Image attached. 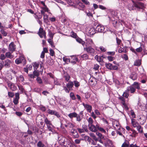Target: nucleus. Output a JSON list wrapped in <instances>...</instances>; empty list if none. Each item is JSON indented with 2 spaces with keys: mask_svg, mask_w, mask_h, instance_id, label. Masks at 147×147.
<instances>
[{
  "mask_svg": "<svg viewBox=\"0 0 147 147\" xmlns=\"http://www.w3.org/2000/svg\"><path fill=\"white\" fill-rule=\"evenodd\" d=\"M133 4H129L128 5V9L130 10H133L136 9L137 10H139L140 9H143L144 8V5L142 3L140 2H135L132 1Z\"/></svg>",
  "mask_w": 147,
  "mask_h": 147,
  "instance_id": "f257e3e1",
  "label": "nucleus"
},
{
  "mask_svg": "<svg viewBox=\"0 0 147 147\" xmlns=\"http://www.w3.org/2000/svg\"><path fill=\"white\" fill-rule=\"evenodd\" d=\"M84 49L92 55H93L95 52L94 49L90 46H87L86 47H84Z\"/></svg>",
  "mask_w": 147,
  "mask_h": 147,
  "instance_id": "f03ea898",
  "label": "nucleus"
},
{
  "mask_svg": "<svg viewBox=\"0 0 147 147\" xmlns=\"http://www.w3.org/2000/svg\"><path fill=\"white\" fill-rule=\"evenodd\" d=\"M105 29L104 26L101 24H98L95 28V30L97 32H103Z\"/></svg>",
  "mask_w": 147,
  "mask_h": 147,
  "instance_id": "7ed1b4c3",
  "label": "nucleus"
},
{
  "mask_svg": "<svg viewBox=\"0 0 147 147\" xmlns=\"http://www.w3.org/2000/svg\"><path fill=\"white\" fill-rule=\"evenodd\" d=\"M8 86L12 91H15L17 89V87L15 84L10 81L7 82Z\"/></svg>",
  "mask_w": 147,
  "mask_h": 147,
  "instance_id": "20e7f679",
  "label": "nucleus"
},
{
  "mask_svg": "<svg viewBox=\"0 0 147 147\" xmlns=\"http://www.w3.org/2000/svg\"><path fill=\"white\" fill-rule=\"evenodd\" d=\"M25 59L23 56H20L18 59H16L15 60V63L16 64H18L21 63L22 62H24Z\"/></svg>",
  "mask_w": 147,
  "mask_h": 147,
  "instance_id": "39448f33",
  "label": "nucleus"
},
{
  "mask_svg": "<svg viewBox=\"0 0 147 147\" xmlns=\"http://www.w3.org/2000/svg\"><path fill=\"white\" fill-rule=\"evenodd\" d=\"M86 47L88 46H93L94 44L91 38H86Z\"/></svg>",
  "mask_w": 147,
  "mask_h": 147,
  "instance_id": "423d86ee",
  "label": "nucleus"
},
{
  "mask_svg": "<svg viewBox=\"0 0 147 147\" xmlns=\"http://www.w3.org/2000/svg\"><path fill=\"white\" fill-rule=\"evenodd\" d=\"M16 45L13 42H11L9 45V50L10 51L13 52L16 49Z\"/></svg>",
  "mask_w": 147,
  "mask_h": 147,
  "instance_id": "0eeeda50",
  "label": "nucleus"
},
{
  "mask_svg": "<svg viewBox=\"0 0 147 147\" xmlns=\"http://www.w3.org/2000/svg\"><path fill=\"white\" fill-rule=\"evenodd\" d=\"M105 146H111L113 145V143L111 140L107 138L105 140L104 143Z\"/></svg>",
  "mask_w": 147,
  "mask_h": 147,
  "instance_id": "6e6552de",
  "label": "nucleus"
},
{
  "mask_svg": "<svg viewBox=\"0 0 147 147\" xmlns=\"http://www.w3.org/2000/svg\"><path fill=\"white\" fill-rule=\"evenodd\" d=\"M117 135L118 134L119 136H124L122 134L124 133L125 132V129L123 128H121L119 129H117V130H116Z\"/></svg>",
  "mask_w": 147,
  "mask_h": 147,
  "instance_id": "1a4fd4ad",
  "label": "nucleus"
},
{
  "mask_svg": "<svg viewBox=\"0 0 147 147\" xmlns=\"http://www.w3.org/2000/svg\"><path fill=\"white\" fill-rule=\"evenodd\" d=\"M88 126L89 129L92 132H96L97 131V128L96 126L92 124L91 125H88Z\"/></svg>",
  "mask_w": 147,
  "mask_h": 147,
  "instance_id": "9d476101",
  "label": "nucleus"
},
{
  "mask_svg": "<svg viewBox=\"0 0 147 147\" xmlns=\"http://www.w3.org/2000/svg\"><path fill=\"white\" fill-rule=\"evenodd\" d=\"M126 91H130L131 93H134L136 89L133 87V86L131 85L130 86L128 87L126 90Z\"/></svg>",
  "mask_w": 147,
  "mask_h": 147,
  "instance_id": "9b49d317",
  "label": "nucleus"
},
{
  "mask_svg": "<svg viewBox=\"0 0 147 147\" xmlns=\"http://www.w3.org/2000/svg\"><path fill=\"white\" fill-rule=\"evenodd\" d=\"M85 108L86 109L87 112L90 113L92 109V107L91 105L87 104H85L84 103L82 104Z\"/></svg>",
  "mask_w": 147,
  "mask_h": 147,
  "instance_id": "f8f14e48",
  "label": "nucleus"
},
{
  "mask_svg": "<svg viewBox=\"0 0 147 147\" xmlns=\"http://www.w3.org/2000/svg\"><path fill=\"white\" fill-rule=\"evenodd\" d=\"M45 31L43 30L42 28H40L38 32V34L41 38L43 37V35L45 33Z\"/></svg>",
  "mask_w": 147,
  "mask_h": 147,
  "instance_id": "ddd939ff",
  "label": "nucleus"
},
{
  "mask_svg": "<svg viewBox=\"0 0 147 147\" xmlns=\"http://www.w3.org/2000/svg\"><path fill=\"white\" fill-rule=\"evenodd\" d=\"M130 78L133 80H135L137 78V74L135 72H132L130 75Z\"/></svg>",
  "mask_w": 147,
  "mask_h": 147,
  "instance_id": "4468645a",
  "label": "nucleus"
},
{
  "mask_svg": "<svg viewBox=\"0 0 147 147\" xmlns=\"http://www.w3.org/2000/svg\"><path fill=\"white\" fill-rule=\"evenodd\" d=\"M113 126L116 130H117V129H119L122 127L120 126L119 123L117 121L114 122L113 123Z\"/></svg>",
  "mask_w": 147,
  "mask_h": 147,
  "instance_id": "2eb2a0df",
  "label": "nucleus"
},
{
  "mask_svg": "<svg viewBox=\"0 0 147 147\" xmlns=\"http://www.w3.org/2000/svg\"><path fill=\"white\" fill-rule=\"evenodd\" d=\"M86 127L85 125H83L82 127H83L84 129V130L82 129H80V128H77V129L79 132L80 134H81L83 133H84V130L85 131H86L87 132L88 131V130L87 129V128L85 127Z\"/></svg>",
  "mask_w": 147,
  "mask_h": 147,
  "instance_id": "dca6fc26",
  "label": "nucleus"
},
{
  "mask_svg": "<svg viewBox=\"0 0 147 147\" xmlns=\"http://www.w3.org/2000/svg\"><path fill=\"white\" fill-rule=\"evenodd\" d=\"M41 13L44 16L43 20L44 22H47L48 20V15H46L42 11H41Z\"/></svg>",
  "mask_w": 147,
  "mask_h": 147,
  "instance_id": "f3484780",
  "label": "nucleus"
},
{
  "mask_svg": "<svg viewBox=\"0 0 147 147\" xmlns=\"http://www.w3.org/2000/svg\"><path fill=\"white\" fill-rule=\"evenodd\" d=\"M131 122L132 125L134 127H136L139 125L138 123L135 121V119L134 118L131 119Z\"/></svg>",
  "mask_w": 147,
  "mask_h": 147,
  "instance_id": "a211bd4d",
  "label": "nucleus"
},
{
  "mask_svg": "<svg viewBox=\"0 0 147 147\" xmlns=\"http://www.w3.org/2000/svg\"><path fill=\"white\" fill-rule=\"evenodd\" d=\"M88 32L90 35H92L96 33L97 32L95 30V28H90Z\"/></svg>",
  "mask_w": 147,
  "mask_h": 147,
  "instance_id": "6ab92c4d",
  "label": "nucleus"
},
{
  "mask_svg": "<svg viewBox=\"0 0 147 147\" xmlns=\"http://www.w3.org/2000/svg\"><path fill=\"white\" fill-rule=\"evenodd\" d=\"M74 86L73 82H72L69 81L66 84V87L70 90Z\"/></svg>",
  "mask_w": 147,
  "mask_h": 147,
  "instance_id": "aec40b11",
  "label": "nucleus"
},
{
  "mask_svg": "<svg viewBox=\"0 0 147 147\" xmlns=\"http://www.w3.org/2000/svg\"><path fill=\"white\" fill-rule=\"evenodd\" d=\"M67 140V139L64 137H62L59 140V141L63 145H65Z\"/></svg>",
  "mask_w": 147,
  "mask_h": 147,
  "instance_id": "412c9836",
  "label": "nucleus"
},
{
  "mask_svg": "<svg viewBox=\"0 0 147 147\" xmlns=\"http://www.w3.org/2000/svg\"><path fill=\"white\" fill-rule=\"evenodd\" d=\"M44 122L47 125H52V123L51 121L49 120L47 117H44Z\"/></svg>",
  "mask_w": 147,
  "mask_h": 147,
  "instance_id": "4be33fe9",
  "label": "nucleus"
},
{
  "mask_svg": "<svg viewBox=\"0 0 147 147\" xmlns=\"http://www.w3.org/2000/svg\"><path fill=\"white\" fill-rule=\"evenodd\" d=\"M132 85L135 88V89L136 88L139 90L140 89V84L137 82H134Z\"/></svg>",
  "mask_w": 147,
  "mask_h": 147,
  "instance_id": "5701e85b",
  "label": "nucleus"
},
{
  "mask_svg": "<svg viewBox=\"0 0 147 147\" xmlns=\"http://www.w3.org/2000/svg\"><path fill=\"white\" fill-rule=\"evenodd\" d=\"M96 126L97 128V129H98L100 131L104 133H106V132L105 130L103 128L100 127L99 124H97L96 125Z\"/></svg>",
  "mask_w": 147,
  "mask_h": 147,
  "instance_id": "b1692460",
  "label": "nucleus"
},
{
  "mask_svg": "<svg viewBox=\"0 0 147 147\" xmlns=\"http://www.w3.org/2000/svg\"><path fill=\"white\" fill-rule=\"evenodd\" d=\"M95 59L99 62H101L103 60V57L101 56L96 55L95 57Z\"/></svg>",
  "mask_w": 147,
  "mask_h": 147,
  "instance_id": "393cba45",
  "label": "nucleus"
},
{
  "mask_svg": "<svg viewBox=\"0 0 147 147\" xmlns=\"http://www.w3.org/2000/svg\"><path fill=\"white\" fill-rule=\"evenodd\" d=\"M141 61L140 60L138 59L135 61L134 65L137 66H139L141 65Z\"/></svg>",
  "mask_w": 147,
  "mask_h": 147,
  "instance_id": "a878e982",
  "label": "nucleus"
},
{
  "mask_svg": "<svg viewBox=\"0 0 147 147\" xmlns=\"http://www.w3.org/2000/svg\"><path fill=\"white\" fill-rule=\"evenodd\" d=\"M65 126L66 127H68L70 128H72L74 127V125L71 122H68L66 125H65Z\"/></svg>",
  "mask_w": 147,
  "mask_h": 147,
  "instance_id": "bb28decb",
  "label": "nucleus"
},
{
  "mask_svg": "<svg viewBox=\"0 0 147 147\" xmlns=\"http://www.w3.org/2000/svg\"><path fill=\"white\" fill-rule=\"evenodd\" d=\"M76 40L77 42H78L79 43L82 44V45L84 47L85 43V42L84 41L82 40V39L79 38H77L76 39Z\"/></svg>",
  "mask_w": 147,
  "mask_h": 147,
  "instance_id": "cd10ccee",
  "label": "nucleus"
},
{
  "mask_svg": "<svg viewBox=\"0 0 147 147\" xmlns=\"http://www.w3.org/2000/svg\"><path fill=\"white\" fill-rule=\"evenodd\" d=\"M48 42L49 43V44L51 45V46L52 47H55V46L54 45V43L53 42V39L52 38H49L48 39Z\"/></svg>",
  "mask_w": 147,
  "mask_h": 147,
  "instance_id": "c85d7f7f",
  "label": "nucleus"
},
{
  "mask_svg": "<svg viewBox=\"0 0 147 147\" xmlns=\"http://www.w3.org/2000/svg\"><path fill=\"white\" fill-rule=\"evenodd\" d=\"M77 113L75 112L71 113L68 115V117L72 119L73 117H75L76 116Z\"/></svg>",
  "mask_w": 147,
  "mask_h": 147,
  "instance_id": "c756f323",
  "label": "nucleus"
},
{
  "mask_svg": "<svg viewBox=\"0 0 147 147\" xmlns=\"http://www.w3.org/2000/svg\"><path fill=\"white\" fill-rule=\"evenodd\" d=\"M42 10L41 11H42L44 13H45V12H47L48 13H50L49 10L48 8L47 7L46 5L45 6L42 7Z\"/></svg>",
  "mask_w": 147,
  "mask_h": 147,
  "instance_id": "7c9ffc66",
  "label": "nucleus"
},
{
  "mask_svg": "<svg viewBox=\"0 0 147 147\" xmlns=\"http://www.w3.org/2000/svg\"><path fill=\"white\" fill-rule=\"evenodd\" d=\"M6 57L8 58L11 59L13 57V56L10 52H7L5 53Z\"/></svg>",
  "mask_w": 147,
  "mask_h": 147,
  "instance_id": "2f4dec72",
  "label": "nucleus"
},
{
  "mask_svg": "<svg viewBox=\"0 0 147 147\" xmlns=\"http://www.w3.org/2000/svg\"><path fill=\"white\" fill-rule=\"evenodd\" d=\"M63 61L67 64H68L70 62V59L69 58L64 57L63 58Z\"/></svg>",
  "mask_w": 147,
  "mask_h": 147,
  "instance_id": "473e14b6",
  "label": "nucleus"
},
{
  "mask_svg": "<svg viewBox=\"0 0 147 147\" xmlns=\"http://www.w3.org/2000/svg\"><path fill=\"white\" fill-rule=\"evenodd\" d=\"M110 20H111L112 21V23L114 26H115L117 23V20L113 18H112L111 19L110 18Z\"/></svg>",
  "mask_w": 147,
  "mask_h": 147,
  "instance_id": "72a5a7b5",
  "label": "nucleus"
},
{
  "mask_svg": "<svg viewBox=\"0 0 147 147\" xmlns=\"http://www.w3.org/2000/svg\"><path fill=\"white\" fill-rule=\"evenodd\" d=\"M10 61L9 59L6 60L5 62L4 66L5 67H7L9 66Z\"/></svg>",
  "mask_w": 147,
  "mask_h": 147,
  "instance_id": "f704fd0d",
  "label": "nucleus"
},
{
  "mask_svg": "<svg viewBox=\"0 0 147 147\" xmlns=\"http://www.w3.org/2000/svg\"><path fill=\"white\" fill-rule=\"evenodd\" d=\"M0 32L4 36H6L7 34V33L5 30V29L0 30Z\"/></svg>",
  "mask_w": 147,
  "mask_h": 147,
  "instance_id": "c9c22d12",
  "label": "nucleus"
},
{
  "mask_svg": "<svg viewBox=\"0 0 147 147\" xmlns=\"http://www.w3.org/2000/svg\"><path fill=\"white\" fill-rule=\"evenodd\" d=\"M56 111H54L53 110H51L50 109H49L47 110L48 113L49 114L51 115H54Z\"/></svg>",
  "mask_w": 147,
  "mask_h": 147,
  "instance_id": "e433bc0d",
  "label": "nucleus"
},
{
  "mask_svg": "<svg viewBox=\"0 0 147 147\" xmlns=\"http://www.w3.org/2000/svg\"><path fill=\"white\" fill-rule=\"evenodd\" d=\"M81 58H82L84 60L87 59L88 58V56L87 54H85L80 56Z\"/></svg>",
  "mask_w": 147,
  "mask_h": 147,
  "instance_id": "4c0bfd02",
  "label": "nucleus"
},
{
  "mask_svg": "<svg viewBox=\"0 0 147 147\" xmlns=\"http://www.w3.org/2000/svg\"><path fill=\"white\" fill-rule=\"evenodd\" d=\"M89 135L91 137H92L96 141H98V139L94 135V134L92 133H89Z\"/></svg>",
  "mask_w": 147,
  "mask_h": 147,
  "instance_id": "58836bf2",
  "label": "nucleus"
},
{
  "mask_svg": "<svg viewBox=\"0 0 147 147\" xmlns=\"http://www.w3.org/2000/svg\"><path fill=\"white\" fill-rule=\"evenodd\" d=\"M105 66L107 68L112 70V65L110 63H106L105 64Z\"/></svg>",
  "mask_w": 147,
  "mask_h": 147,
  "instance_id": "ea45409f",
  "label": "nucleus"
},
{
  "mask_svg": "<svg viewBox=\"0 0 147 147\" xmlns=\"http://www.w3.org/2000/svg\"><path fill=\"white\" fill-rule=\"evenodd\" d=\"M136 127L137 130L139 132L142 133L143 132V128L140 125H139Z\"/></svg>",
  "mask_w": 147,
  "mask_h": 147,
  "instance_id": "a19ab883",
  "label": "nucleus"
},
{
  "mask_svg": "<svg viewBox=\"0 0 147 147\" xmlns=\"http://www.w3.org/2000/svg\"><path fill=\"white\" fill-rule=\"evenodd\" d=\"M73 60H75L77 62H79L80 60L78 59L76 55H73L71 56Z\"/></svg>",
  "mask_w": 147,
  "mask_h": 147,
  "instance_id": "79ce46f5",
  "label": "nucleus"
},
{
  "mask_svg": "<svg viewBox=\"0 0 147 147\" xmlns=\"http://www.w3.org/2000/svg\"><path fill=\"white\" fill-rule=\"evenodd\" d=\"M128 91H126V90L124 92L122 96L123 97H125L127 98L129 96V94L128 93V92H129Z\"/></svg>",
  "mask_w": 147,
  "mask_h": 147,
  "instance_id": "37998d69",
  "label": "nucleus"
},
{
  "mask_svg": "<svg viewBox=\"0 0 147 147\" xmlns=\"http://www.w3.org/2000/svg\"><path fill=\"white\" fill-rule=\"evenodd\" d=\"M33 65L34 70H36L38 67L39 64L36 63H33Z\"/></svg>",
  "mask_w": 147,
  "mask_h": 147,
  "instance_id": "c03bdc74",
  "label": "nucleus"
},
{
  "mask_svg": "<svg viewBox=\"0 0 147 147\" xmlns=\"http://www.w3.org/2000/svg\"><path fill=\"white\" fill-rule=\"evenodd\" d=\"M54 34V33H53L50 30H49L48 35L50 38H53Z\"/></svg>",
  "mask_w": 147,
  "mask_h": 147,
  "instance_id": "a18cd8bd",
  "label": "nucleus"
},
{
  "mask_svg": "<svg viewBox=\"0 0 147 147\" xmlns=\"http://www.w3.org/2000/svg\"><path fill=\"white\" fill-rule=\"evenodd\" d=\"M33 74H34L35 76H36L37 77H38L40 75L39 72L38 71H36V70H34V71L33 72Z\"/></svg>",
  "mask_w": 147,
  "mask_h": 147,
  "instance_id": "49530a36",
  "label": "nucleus"
},
{
  "mask_svg": "<svg viewBox=\"0 0 147 147\" xmlns=\"http://www.w3.org/2000/svg\"><path fill=\"white\" fill-rule=\"evenodd\" d=\"M76 116L75 117L76 118V121L79 122L81 121L82 118H81L80 116L77 114Z\"/></svg>",
  "mask_w": 147,
  "mask_h": 147,
  "instance_id": "de8ad7c7",
  "label": "nucleus"
},
{
  "mask_svg": "<svg viewBox=\"0 0 147 147\" xmlns=\"http://www.w3.org/2000/svg\"><path fill=\"white\" fill-rule=\"evenodd\" d=\"M84 139L83 138H80L79 139H76L75 140V143L76 144H79L80 143L81 141L84 140Z\"/></svg>",
  "mask_w": 147,
  "mask_h": 147,
  "instance_id": "09e8293b",
  "label": "nucleus"
},
{
  "mask_svg": "<svg viewBox=\"0 0 147 147\" xmlns=\"http://www.w3.org/2000/svg\"><path fill=\"white\" fill-rule=\"evenodd\" d=\"M119 99L120 100L122 104L125 102V99L123 96H121L119 97Z\"/></svg>",
  "mask_w": 147,
  "mask_h": 147,
  "instance_id": "8fccbe9b",
  "label": "nucleus"
},
{
  "mask_svg": "<svg viewBox=\"0 0 147 147\" xmlns=\"http://www.w3.org/2000/svg\"><path fill=\"white\" fill-rule=\"evenodd\" d=\"M64 77L65 80L67 81H68L69 80L70 78L69 75L67 74H65L64 75Z\"/></svg>",
  "mask_w": 147,
  "mask_h": 147,
  "instance_id": "3c124183",
  "label": "nucleus"
},
{
  "mask_svg": "<svg viewBox=\"0 0 147 147\" xmlns=\"http://www.w3.org/2000/svg\"><path fill=\"white\" fill-rule=\"evenodd\" d=\"M36 80L37 82L39 84H41L42 83V80L40 77H37Z\"/></svg>",
  "mask_w": 147,
  "mask_h": 147,
  "instance_id": "603ef678",
  "label": "nucleus"
},
{
  "mask_svg": "<svg viewBox=\"0 0 147 147\" xmlns=\"http://www.w3.org/2000/svg\"><path fill=\"white\" fill-rule=\"evenodd\" d=\"M121 147H129V142H124L122 144Z\"/></svg>",
  "mask_w": 147,
  "mask_h": 147,
  "instance_id": "864d4df0",
  "label": "nucleus"
},
{
  "mask_svg": "<svg viewBox=\"0 0 147 147\" xmlns=\"http://www.w3.org/2000/svg\"><path fill=\"white\" fill-rule=\"evenodd\" d=\"M88 121L89 123L88 125L93 124V120L91 117H89L88 119Z\"/></svg>",
  "mask_w": 147,
  "mask_h": 147,
  "instance_id": "5fc2aeb1",
  "label": "nucleus"
},
{
  "mask_svg": "<svg viewBox=\"0 0 147 147\" xmlns=\"http://www.w3.org/2000/svg\"><path fill=\"white\" fill-rule=\"evenodd\" d=\"M123 107L126 110H128L129 108L127 105L125 103V102L122 104Z\"/></svg>",
  "mask_w": 147,
  "mask_h": 147,
  "instance_id": "6e6d98bb",
  "label": "nucleus"
},
{
  "mask_svg": "<svg viewBox=\"0 0 147 147\" xmlns=\"http://www.w3.org/2000/svg\"><path fill=\"white\" fill-rule=\"evenodd\" d=\"M71 132L72 135H74V134H77L76 136L77 137L79 136L78 134L76 131L74 129H72L71 131Z\"/></svg>",
  "mask_w": 147,
  "mask_h": 147,
  "instance_id": "4d7b16f0",
  "label": "nucleus"
},
{
  "mask_svg": "<svg viewBox=\"0 0 147 147\" xmlns=\"http://www.w3.org/2000/svg\"><path fill=\"white\" fill-rule=\"evenodd\" d=\"M74 82L75 87H78L80 86V84L77 81H74Z\"/></svg>",
  "mask_w": 147,
  "mask_h": 147,
  "instance_id": "13d9d810",
  "label": "nucleus"
},
{
  "mask_svg": "<svg viewBox=\"0 0 147 147\" xmlns=\"http://www.w3.org/2000/svg\"><path fill=\"white\" fill-rule=\"evenodd\" d=\"M121 57L125 61L127 60L128 59V56L125 54H124L123 55L121 56Z\"/></svg>",
  "mask_w": 147,
  "mask_h": 147,
  "instance_id": "bf43d9fd",
  "label": "nucleus"
},
{
  "mask_svg": "<svg viewBox=\"0 0 147 147\" xmlns=\"http://www.w3.org/2000/svg\"><path fill=\"white\" fill-rule=\"evenodd\" d=\"M37 145L38 147H43L44 146V144H42L41 142L40 141L38 142Z\"/></svg>",
  "mask_w": 147,
  "mask_h": 147,
  "instance_id": "052dcab7",
  "label": "nucleus"
},
{
  "mask_svg": "<svg viewBox=\"0 0 147 147\" xmlns=\"http://www.w3.org/2000/svg\"><path fill=\"white\" fill-rule=\"evenodd\" d=\"M52 125H47V127L49 131H53V128L52 127Z\"/></svg>",
  "mask_w": 147,
  "mask_h": 147,
  "instance_id": "680f3d73",
  "label": "nucleus"
},
{
  "mask_svg": "<svg viewBox=\"0 0 147 147\" xmlns=\"http://www.w3.org/2000/svg\"><path fill=\"white\" fill-rule=\"evenodd\" d=\"M70 97L73 100H75L76 98L74 94L72 92H71L70 94Z\"/></svg>",
  "mask_w": 147,
  "mask_h": 147,
  "instance_id": "e2e57ef3",
  "label": "nucleus"
},
{
  "mask_svg": "<svg viewBox=\"0 0 147 147\" xmlns=\"http://www.w3.org/2000/svg\"><path fill=\"white\" fill-rule=\"evenodd\" d=\"M8 96L9 97H13L14 96V94L11 92H8Z\"/></svg>",
  "mask_w": 147,
  "mask_h": 147,
  "instance_id": "0e129e2a",
  "label": "nucleus"
},
{
  "mask_svg": "<svg viewBox=\"0 0 147 147\" xmlns=\"http://www.w3.org/2000/svg\"><path fill=\"white\" fill-rule=\"evenodd\" d=\"M49 51L50 55L52 56H53L55 54V52L52 49H50Z\"/></svg>",
  "mask_w": 147,
  "mask_h": 147,
  "instance_id": "69168bd1",
  "label": "nucleus"
},
{
  "mask_svg": "<svg viewBox=\"0 0 147 147\" xmlns=\"http://www.w3.org/2000/svg\"><path fill=\"white\" fill-rule=\"evenodd\" d=\"M99 67V66L97 64H95L93 69L95 70H97Z\"/></svg>",
  "mask_w": 147,
  "mask_h": 147,
  "instance_id": "338daca9",
  "label": "nucleus"
},
{
  "mask_svg": "<svg viewBox=\"0 0 147 147\" xmlns=\"http://www.w3.org/2000/svg\"><path fill=\"white\" fill-rule=\"evenodd\" d=\"M100 51L102 52H105L106 50V48L102 46L100 47Z\"/></svg>",
  "mask_w": 147,
  "mask_h": 147,
  "instance_id": "774afa93",
  "label": "nucleus"
}]
</instances>
